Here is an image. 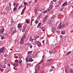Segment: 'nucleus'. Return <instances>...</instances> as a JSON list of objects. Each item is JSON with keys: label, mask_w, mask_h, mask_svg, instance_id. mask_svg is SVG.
<instances>
[{"label": "nucleus", "mask_w": 73, "mask_h": 73, "mask_svg": "<svg viewBox=\"0 0 73 73\" xmlns=\"http://www.w3.org/2000/svg\"><path fill=\"white\" fill-rule=\"evenodd\" d=\"M52 58H51L49 59H48V62H50V61H52Z\"/></svg>", "instance_id": "393cba45"}, {"label": "nucleus", "mask_w": 73, "mask_h": 73, "mask_svg": "<svg viewBox=\"0 0 73 73\" xmlns=\"http://www.w3.org/2000/svg\"><path fill=\"white\" fill-rule=\"evenodd\" d=\"M26 45H27V46H30L31 45V43H27L25 44V46H26Z\"/></svg>", "instance_id": "4468645a"}, {"label": "nucleus", "mask_w": 73, "mask_h": 73, "mask_svg": "<svg viewBox=\"0 0 73 73\" xmlns=\"http://www.w3.org/2000/svg\"><path fill=\"white\" fill-rule=\"evenodd\" d=\"M45 19H48V16L46 15L45 16Z\"/></svg>", "instance_id": "3c124183"}, {"label": "nucleus", "mask_w": 73, "mask_h": 73, "mask_svg": "<svg viewBox=\"0 0 73 73\" xmlns=\"http://www.w3.org/2000/svg\"><path fill=\"white\" fill-rule=\"evenodd\" d=\"M54 17H55V16L54 15V16H53L51 17V19H54Z\"/></svg>", "instance_id": "4c0bfd02"}, {"label": "nucleus", "mask_w": 73, "mask_h": 73, "mask_svg": "<svg viewBox=\"0 0 73 73\" xmlns=\"http://www.w3.org/2000/svg\"><path fill=\"white\" fill-rule=\"evenodd\" d=\"M24 11H23V10L21 12V15H23V12H24Z\"/></svg>", "instance_id": "bf43d9fd"}, {"label": "nucleus", "mask_w": 73, "mask_h": 73, "mask_svg": "<svg viewBox=\"0 0 73 73\" xmlns=\"http://www.w3.org/2000/svg\"><path fill=\"white\" fill-rule=\"evenodd\" d=\"M48 23L50 24V23H51V20H48Z\"/></svg>", "instance_id": "ea45409f"}, {"label": "nucleus", "mask_w": 73, "mask_h": 73, "mask_svg": "<svg viewBox=\"0 0 73 73\" xmlns=\"http://www.w3.org/2000/svg\"><path fill=\"white\" fill-rule=\"evenodd\" d=\"M52 6H53V5L50 4V6L49 7V9H50V10L53 9V7H52Z\"/></svg>", "instance_id": "9d476101"}, {"label": "nucleus", "mask_w": 73, "mask_h": 73, "mask_svg": "<svg viewBox=\"0 0 73 73\" xmlns=\"http://www.w3.org/2000/svg\"><path fill=\"white\" fill-rule=\"evenodd\" d=\"M36 55L35 54L33 55L32 56V57H33V58H36Z\"/></svg>", "instance_id": "a878e982"}, {"label": "nucleus", "mask_w": 73, "mask_h": 73, "mask_svg": "<svg viewBox=\"0 0 73 73\" xmlns=\"http://www.w3.org/2000/svg\"><path fill=\"white\" fill-rule=\"evenodd\" d=\"M48 12V11H45L43 12V13H46Z\"/></svg>", "instance_id": "7c9ffc66"}, {"label": "nucleus", "mask_w": 73, "mask_h": 73, "mask_svg": "<svg viewBox=\"0 0 73 73\" xmlns=\"http://www.w3.org/2000/svg\"><path fill=\"white\" fill-rule=\"evenodd\" d=\"M15 58H18L19 57H18L17 56H15Z\"/></svg>", "instance_id": "603ef678"}, {"label": "nucleus", "mask_w": 73, "mask_h": 73, "mask_svg": "<svg viewBox=\"0 0 73 73\" xmlns=\"http://www.w3.org/2000/svg\"><path fill=\"white\" fill-rule=\"evenodd\" d=\"M0 70L1 71V72H3V70H4V69L0 68Z\"/></svg>", "instance_id": "79ce46f5"}, {"label": "nucleus", "mask_w": 73, "mask_h": 73, "mask_svg": "<svg viewBox=\"0 0 73 73\" xmlns=\"http://www.w3.org/2000/svg\"><path fill=\"white\" fill-rule=\"evenodd\" d=\"M53 1H51V3L50 4H51V5H53Z\"/></svg>", "instance_id": "e433bc0d"}, {"label": "nucleus", "mask_w": 73, "mask_h": 73, "mask_svg": "<svg viewBox=\"0 0 73 73\" xmlns=\"http://www.w3.org/2000/svg\"><path fill=\"white\" fill-rule=\"evenodd\" d=\"M6 9L7 11H8V10H11V7H6Z\"/></svg>", "instance_id": "39448f33"}, {"label": "nucleus", "mask_w": 73, "mask_h": 73, "mask_svg": "<svg viewBox=\"0 0 73 73\" xmlns=\"http://www.w3.org/2000/svg\"><path fill=\"white\" fill-rule=\"evenodd\" d=\"M66 5H67V2H65L62 5V7H64V6H66Z\"/></svg>", "instance_id": "f8f14e48"}, {"label": "nucleus", "mask_w": 73, "mask_h": 73, "mask_svg": "<svg viewBox=\"0 0 73 73\" xmlns=\"http://www.w3.org/2000/svg\"><path fill=\"white\" fill-rule=\"evenodd\" d=\"M13 69L16 70V67H13Z\"/></svg>", "instance_id": "0e129e2a"}, {"label": "nucleus", "mask_w": 73, "mask_h": 73, "mask_svg": "<svg viewBox=\"0 0 73 73\" xmlns=\"http://www.w3.org/2000/svg\"><path fill=\"white\" fill-rule=\"evenodd\" d=\"M5 39V37L3 36H2L1 37V39L2 40H4V39Z\"/></svg>", "instance_id": "cd10ccee"}, {"label": "nucleus", "mask_w": 73, "mask_h": 73, "mask_svg": "<svg viewBox=\"0 0 73 73\" xmlns=\"http://www.w3.org/2000/svg\"><path fill=\"white\" fill-rule=\"evenodd\" d=\"M38 0H34V1L35 2V3H37V2Z\"/></svg>", "instance_id": "69168bd1"}, {"label": "nucleus", "mask_w": 73, "mask_h": 73, "mask_svg": "<svg viewBox=\"0 0 73 73\" xmlns=\"http://www.w3.org/2000/svg\"><path fill=\"white\" fill-rule=\"evenodd\" d=\"M2 67V64H0V68H1Z\"/></svg>", "instance_id": "680f3d73"}, {"label": "nucleus", "mask_w": 73, "mask_h": 73, "mask_svg": "<svg viewBox=\"0 0 73 73\" xmlns=\"http://www.w3.org/2000/svg\"><path fill=\"white\" fill-rule=\"evenodd\" d=\"M4 48L3 47L2 48L0 49V53H2V52H3L4 51Z\"/></svg>", "instance_id": "6e6552de"}, {"label": "nucleus", "mask_w": 73, "mask_h": 73, "mask_svg": "<svg viewBox=\"0 0 73 73\" xmlns=\"http://www.w3.org/2000/svg\"><path fill=\"white\" fill-rule=\"evenodd\" d=\"M31 66V64L29 63H28L27 64V68H29V66Z\"/></svg>", "instance_id": "ddd939ff"}, {"label": "nucleus", "mask_w": 73, "mask_h": 73, "mask_svg": "<svg viewBox=\"0 0 73 73\" xmlns=\"http://www.w3.org/2000/svg\"><path fill=\"white\" fill-rule=\"evenodd\" d=\"M38 70H40V66H38Z\"/></svg>", "instance_id": "e2e57ef3"}, {"label": "nucleus", "mask_w": 73, "mask_h": 73, "mask_svg": "<svg viewBox=\"0 0 73 73\" xmlns=\"http://www.w3.org/2000/svg\"><path fill=\"white\" fill-rule=\"evenodd\" d=\"M26 21L27 23V24H29V22L28 21V19L26 20Z\"/></svg>", "instance_id": "37998d69"}, {"label": "nucleus", "mask_w": 73, "mask_h": 73, "mask_svg": "<svg viewBox=\"0 0 73 73\" xmlns=\"http://www.w3.org/2000/svg\"><path fill=\"white\" fill-rule=\"evenodd\" d=\"M63 10H64V8H63V7L60 8L59 9V10L60 11H63Z\"/></svg>", "instance_id": "4be33fe9"}, {"label": "nucleus", "mask_w": 73, "mask_h": 73, "mask_svg": "<svg viewBox=\"0 0 73 73\" xmlns=\"http://www.w3.org/2000/svg\"><path fill=\"white\" fill-rule=\"evenodd\" d=\"M19 3H16V7H19Z\"/></svg>", "instance_id": "c9c22d12"}, {"label": "nucleus", "mask_w": 73, "mask_h": 73, "mask_svg": "<svg viewBox=\"0 0 73 73\" xmlns=\"http://www.w3.org/2000/svg\"><path fill=\"white\" fill-rule=\"evenodd\" d=\"M18 27L19 28H21V25L19 24L18 25Z\"/></svg>", "instance_id": "6ab92c4d"}, {"label": "nucleus", "mask_w": 73, "mask_h": 73, "mask_svg": "<svg viewBox=\"0 0 73 73\" xmlns=\"http://www.w3.org/2000/svg\"><path fill=\"white\" fill-rule=\"evenodd\" d=\"M65 71L66 73H67L68 72V69L66 68L65 67Z\"/></svg>", "instance_id": "f3484780"}, {"label": "nucleus", "mask_w": 73, "mask_h": 73, "mask_svg": "<svg viewBox=\"0 0 73 73\" xmlns=\"http://www.w3.org/2000/svg\"><path fill=\"white\" fill-rule=\"evenodd\" d=\"M14 29V31L13 32V33L12 35H13V34H14V33H16V28H14L12 27L11 28V29Z\"/></svg>", "instance_id": "0eeeda50"}, {"label": "nucleus", "mask_w": 73, "mask_h": 73, "mask_svg": "<svg viewBox=\"0 0 73 73\" xmlns=\"http://www.w3.org/2000/svg\"><path fill=\"white\" fill-rule=\"evenodd\" d=\"M38 23V20H36L35 21V23L36 24H37V23Z\"/></svg>", "instance_id": "c756f323"}, {"label": "nucleus", "mask_w": 73, "mask_h": 73, "mask_svg": "<svg viewBox=\"0 0 73 73\" xmlns=\"http://www.w3.org/2000/svg\"><path fill=\"white\" fill-rule=\"evenodd\" d=\"M69 72L71 73H73V70H69Z\"/></svg>", "instance_id": "c85d7f7f"}, {"label": "nucleus", "mask_w": 73, "mask_h": 73, "mask_svg": "<svg viewBox=\"0 0 73 73\" xmlns=\"http://www.w3.org/2000/svg\"><path fill=\"white\" fill-rule=\"evenodd\" d=\"M26 26H24L22 28V32H25V29H26Z\"/></svg>", "instance_id": "7ed1b4c3"}, {"label": "nucleus", "mask_w": 73, "mask_h": 73, "mask_svg": "<svg viewBox=\"0 0 73 73\" xmlns=\"http://www.w3.org/2000/svg\"><path fill=\"white\" fill-rule=\"evenodd\" d=\"M51 48L52 49H53L54 48V45L53 44L51 45Z\"/></svg>", "instance_id": "72a5a7b5"}, {"label": "nucleus", "mask_w": 73, "mask_h": 73, "mask_svg": "<svg viewBox=\"0 0 73 73\" xmlns=\"http://www.w3.org/2000/svg\"><path fill=\"white\" fill-rule=\"evenodd\" d=\"M41 16V15H39L38 16V18H40V17Z\"/></svg>", "instance_id": "8fccbe9b"}, {"label": "nucleus", "mask_w": 73, "mask_h": 73, "mask_svg": "<svg viewBox=\"0 0 73 73\" xmlns=\"http://www.w3.org/2000/svg\"><path fill=\"white\" fill-rule=\"evenodd\" d=\"M4 56L5 57H6L7 56V54H5L4 55Z\"/></svg>", "instance_id": "6e6d98bb"}, {"label": "nucleus", "mask_w": 73, "mask_h": 73, "mask_svg": "<svg viewBox=\"0 0 73 73\" xmlns=\"http://www.w3.org/2000/svg\"><path fill=\"white\" fill-rule=\"evenodd\" d=\"M2 68H5L6 67L5 65H3L2 66Z\"/></svg>", "instance_id": "a18cd8bd"}, {"label": "nucleus", "mask_w": 73, "mask_h": 73, "mask_svg": "<svg viewBox=\"0 0 73 73\" xmlns=\"http://www.w3.org/2000/svg\"><path fill=\"white\" fill-rule=\"evenodd\" d=\"M16 9H17V8H16V7H15L13 8V10L14 11H15Z\"/></svg>", "instance_id": "58836bf2"}, {"label": "nucleus", "mask_w": 73, "mask_h": 73, "mask_svg": "<svg viewBox=\"0 0 73 73\" xmlns=\"http://www.w3.org/2000/svg\"><path fill=\"white\" fill-rule=\"evenodd\" d=\"M1 33H4V29L3 28H2L1 29Z\"/></svg>", "instance_id": "9b49d317"}, {"label": "nucleus", "mask_w": 73, "mask_h": 73, "mask_svg": "<svg viewBox=\"0 0 73 73\" xmlns=\"http://www.w3.org/2000/svg\"><path fill=\"white\" fill-rule=\"evenodd\" d=\"M41 23H39L38 25L39 26V27L40 26V25H41Z\"/></svg>", "instance_id": "864d4df0"}, {"label": "nucleus", "mask_w": 73, "mask_h": 73, "mask_svg": "<svg viewBox=\"0 0 73 73\" xmlns=\"http://www.w3.org/2000/svg\"><path fill=\"white\" fill-rule=\"evenodd\" d=\"M59 21H62V18H60L58 19Z\"/></svg>", "instance_id": "2f4dec72"}, {"label": "nucleus", "mask_w": 73, "mask_h": 73, "mask_svg": "<svg viewBox=\"0 0 73 73\" xmlns=\"http://www.w3.org/2000/svg\"><path fill=\"white\" fill-rule=\"evenodd\" d=\"M8 66H9V67H10V66H11V65H10V64H8Z\"/></svg>", "instance_id": "052dcab7"}, {"label": "nucleus", "mask_w": 73, "mask_h": 73, "mask_svg": "<svg viewBox=\"0 0 73 73\" xmlns=\"http://www.w3.org/2000/svg\"><path fill=\"white\" fill-rule=\"evenodd\" d=\"M39 8V4H36L35 6V10L36 11H37L38 9Z\"/></svg>", "instance_id": "f03ea898"}, {"label": "nucleus", "mask_w": 73, "mask_h": 73, "mask_svg": "<svg viewBox=\"0 0 73 73\" xmlns=\"http://www.w3.org/2000/svg\"><path fill=\"white\" fill-rule=\"evenodd\" d=\"M7 62H8L7 60H6L5 61L4 64H7Z\"/></svg>", "instance_id": "473e14b6"}, {"label": "nucleus", "mask_w": 73, "mask_h": 73, "mask_svg": "<svg viewBox=\"0 0 73 73\" xmlns=\"http://www.w3.org/2000/svg\"><path fill=\"white\" fill-rule=\"evenodd\" d=\"M29 40L30 41H31V42H33V40L32 39V37H30L29 38Z\"/></svg>", "instance_id": "2eb2a0df"}, {"label": "nucleus", "mask_w": 73, "mask_h": 73, "mask_svg": "<svg viewBox=\"0 0 73 73\" xmlns=\"http://www.w3.org/2000/svg\"><path fill=\"white\" fill-rule=\"evenodd\" d=\"M26 62H28V58L27 57L26 58Z\"/></svg>", "instance_id": "a19ab883"}, {"label": "nucleus", "mask_w": 73, "mask_h": 73, "mask_svg": "<svg viewBox=\"0 0 73 73\" xmlns=\"http://www.w3.org/2000/svg\"><path fill=\"white\" fill-rule=\"evenodd\" d=\"M32 58H29L28 60V62H32L34 60H32Z\"/></svg>", "instance_id": "423d86ee"}, {"label": "nucleus", "mask_w": 73, "mask_h": 73, "mask_svg": "<svg viewBox=\"0 0 73 73\" xmlns=\"http://www.w3.org/2000/svg\"><path fill=\"white\" fill-rule=\"evenodd\" d=\"M62 35H65V31H62L61 32Z\"/></svg>", "instance_id": "a211bd4d"}, {"label": "nucleus", "mask_w": 73, "mask_h": 73, "mask_svg": "<svg viewBox=\"0 0 73 73\" xmlns=\"http://www.w3.org/2000/svg\"><path fill=\"white\" fill-rule=\"evenodd\" d=\"M42 57V60H41V61H42V60H44V57H45V56H43Z\"/></svg>", "instance_id": "de8ad7c7"}, {"label": "nucleus", "mask_w": 73, "mask_h": 73, "mask_svg": "<svg viewBox=\"0 0 73 73\" xmlns=\"http://www.w3.org/2000/svg\"><path fill=\"white\" fill-rule=\"evenodd\" d=\"M20 44H24V40L21 39V41L20 42Z\"/></svg>", "instance_id": "1a4fd4ad"}, {"label": "nucleus", "mask_w": 73, "mask_h": 73, "mask_svg": "<svg viewBox=\"0 0 73 73\" xmlns=\"http://www.w3.org/2000/svg\"><path fill=\"white\" fill-rule=\"evenodd\" d=\"M44 36H43L41 38L40 40H42V39H44Z\"/></svg>", "instance_id": "5fc2aeb1"}, {"label": "nucleus", "mask_w": 73, "mask_h": 73, "mask_svg": "<svg viewBox=\"0 0 73 73\" xmlns=\"http://www.w3.org/2000/svg\"><path fill=\"white\" fill-rule=\"evenodd\" d=\"M35 42L36 44L38 46L40 47V46H41V42L39 41H36Z\"/></svg>", "instance_id": "f257e3e1"}, {"label": "nucleus", "mask_w": 73, "mask_h": 73, "mask_svg": "<svg viewBox=\"0 0 73 73\" xmlns=\"http://www.w3.org/2000/svg\"><path fill=\"white\" fill-rule=\"evenodd\" d=\"M18 62L19 63V64H20V66H21V62H22V60L18 61Z\"/></svg>", "instance_id": "aec40b11"}, {"label": "nucleus", "mask_w": 73, "mask_h": 73, "mask_svg": "<svg viewBox=\"0 0 73 73\" xmlns=\"http://www.w3.org/2000/svg\"><path fill=\"white\" fill-rule=\"evenodd\" d=\"M42 31H43V32L45 31V29H42Z\"/></svg>", "instance_id": "774afa93"}, {"label": "nucleus", "mask_w": 73, "mask_h": 73, "mask_svg": "<svg viewBox=\"0 0 73 73\" xmlns=\"http://www.w3.org/2000/svg\"><path fill=\"white\" fill-rule=\"evenodd\" d=\"M52 53H55L56 52V50H52Z\"/></svg>", "instance_id": "b1692460"}, {"label": "nucleus", "mask_w": 73, "mask_h": 73, "mask_svg": "<svg viewBox=\"0 0 73 73\" xmlns=\"http://www.w3.org/2000/svg\"><path fill=\"white\" fill-rule=\"evenodd\" d=\"M25 35H27V34H28V32L26 31L25 32Z\"/></svg>", "instance_id": "4d7b16f0"}, {"label": "nucleus", "mask_w": 73, "mask_h": 73, "mask_svg": "<svg viewBox=\"0 0 73 73\" xmlns=\"http://www.w3.org/2000/svg\"><path fill=\"white\" fill-rule=\"evenodd\" d=\"M32 51H29L28 52L27 54H31V53H32Z\"/></svg>", "instance_id": "5701e85b"}, {"label": "nucleus", "mask_w": 73, "mask_h": 73, "mask_svg": "<svg viewBox=\"0 0 73 73\" xmlns=\"http://www.w3.org/2000/svg\"><path fill=\"white\" fill-rule=\"evenodd\" d=\"M65 27V25L64 24H63L60 27H59L58 28L60 29H61V28H64Z\"/></svg>", "instance_id": "20e7f679"}, {"label": "nucleus", "mask_w": 73, "mask_h": 73, "mask_svg": "<svg viewBox=\"0 0 73 73\" xmlns=\"http://www.w3.org/2000/svg\"><path fill=\"white\" fill-rule=\"evenodd\" d=\"M46 19H45V18H44V20L43 21V22H45V21H46Z\"/></svg>", "instance_id": "09e8293b"}, {"label": "nucleus", "mask_w": 73, "mask_h": 73, "mask_svg": "<svg viewBox=\"0 0 73 73\" xmlns=\"http://www.w3.org/2000/svg\"><path fill=\"white\" fill-rule=\"evenodd\" d=\"M28 5V3H27L26 2H24V5Z\"/></svg>", "instance_id": "bb28decb"}, {"label": "nucleus", "mask_w": 73, "mask_h": 73, "mask_svg": "<svg viewBox=\"0 0 73 73\" xmlns=\"http://www.w3.org/2000/svg\"><path fill=\"white\" fill-rule=\"evenodd\" d=\"M25 38H26V35H24L23 37L22 38H21V39H22L24 40V39H25Z\"/></svg>", "instance_id": "dca6fc26"}, {"label": "nucleus", "mask_w": 73, "mask_h": 73, "mask_svg": "<svg viewBox=\"0 0 73 73\" xmlns=\"http://www.w3.org/2000/svg\"><path fill=\"white\" fill-rule=\"evenodd\" d=\"M53 69H51L50 70V72H51V71H53Z\"/></svg>", "instance_id": "338daca9"}, {"label": "nucleus", "mask_w": 73, "mask_h": 73, "mask_svg": "<svg viewBox=\"0 0 73 73\" xmlns=\"http://www.w3.org/2000/svg\"><path fill=\"white\" fill-rule=\"evenodd\" d=\"M49 53H50V54H52V52H51L50 51H49Z\"/></svg>", "instance_id": "13d9d810"}, {"label": "nucleus", "mask_w": 73, "mask_h": 73, "mask_svg": "<svg viewBox=\"0 0 73 73\" xmlns=\"http://www.w3.org/2000/svg\"><path fill=\"white\" fill-rule=\"evenodd\" d=\"M22 7V5H21V6H20L19 7V8H18L19 9H21V7Z\"/></svg>", "instance_id": "c03bdc74"}, {"label": "nucleus", "mask_w": 73, "mask_h": 73, "mask_svg": "<svg viewBox=\"0 0 73 73\" xmlns=\"http://www.w3.org/2000/svg\"><path fill=\"white\" fill-rule=\"evenodd\" d=\"M72 52V51H69L66 54V56H68L69 54H70V53H71Z\"/></svg>", "instance_id": "412c9836"}, {"label": "nucleus", "mask_w": 73, "mask_h": 73, "mask_svg": "<svg viewBox=\"0 0 73 73\" xmlns=\"http://www.w3.org/2000/svg\"><path fill=\"white\" fill-rule=\"evenodd\" d=\"M23 58V56L21 55V56H20L19 57V58Z\"/></svg>", "instance_id": "49530a36"}, {"label": "nucleus", "mask_w": 73, "mask_h": 73, "mask_svg": "<svg viewBox=\"0 0 73 73\" xmlns=\"http://www.w3.org/2000/svg\"><path fill=\"white\" fill-rule=\"evenodd\" d=\"M53 32H56V29H55V28H53Z\"/></svg>", "instance_id": "f704fd0d"}]
</instances>
